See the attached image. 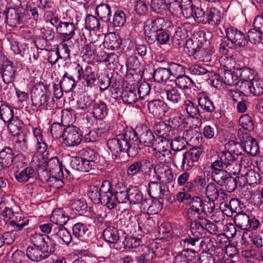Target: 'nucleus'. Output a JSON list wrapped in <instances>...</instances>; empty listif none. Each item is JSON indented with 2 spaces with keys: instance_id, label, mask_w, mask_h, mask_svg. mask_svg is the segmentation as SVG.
Masks as SVG:
<instances>
[{
  "instance_id": "bf43d9fd",
  "label": "nucleus",
  "mask_w": 263,
  "mask_h": 263,
  "mask_svg": "<svg viewBox=\"0 0 263 263\" xmlns=\"http://www.w3.org/2000/svg\"><path fill=\"white\" fill-rule=\"evenodd\" d=\"M167 99L172 103L177 104L181 100V95L176 88L165 90Z\"/></svg>"
},
{
  "instance_id": "ddd939ff",
  "label": "nucleus",
  "mask_w": 263,
  "mask_h": 263,
  "mask_svg": "<svg viewBox=\"0 0 263 263\" xmlns=\"http://www.w3.org/2000/svg\"><path fill=\"white\" fill-rule=\"evenodd\" d=\"M226 167L234 175L240 173V165L236 157L228 151L222 152L219 156Z\"/></svg>"
},
{
  "instance_id": "ea45409f",
  "label": "nucleus",
  "mask_w": 263,
  "mask_h": 263,
  "mask_svg": "<svg viewBox=\"0 0 263 263\" xmlns=\"http://www.w3.org/2000/svg\"><path fill=\"white\" fill-rule=\"evenodd\" d=\"M171 77L168 67H159L155 69L153 73L154 80L158 83L166 82Z\"/></svg>"
},
{
  "instance_id": "2eb2a0df",
  "label": "nucleus",
  "mask_w": 263,
  "mask_h": 263,
  "mask_svg": "<svg viewBox=\"0 0 263 263\" xmlns=\"http://www.w3.org/2000/svg\"><path fill=\"white\" fill-rule=\"evenodd\" d=\"M137 222L139 229L144 234L149 233L155 227V222L148 213H142L139 214Z\"/></svg>"
},
{
  "instance_id": "5701e85b",
  "label": "nucleus",
  "mask_w": 263,
  "mask_h": 263,
  "mask_svg": "<svg viewBox=\"0 0 263 263\" xmlns=\"http://www.w3.org/2000/svg\"><path fill=\"white\" fill-rule=\"evenodd\" d=\"M37 173L35 170L31 166H28L21 172L15 173L16 180L20 183H25L30 180L36 178Z\"/></svg>"
},
{
  "instance_id": "09e8293b",
  "label": "nucleus",
  "mask_w": 263,
  "mask_h": 263,
  "mask_svg": "<svg viewBox=\"0 0 263 263\" xmlns=\"http://www.w3.org/2000/svg\"><path fill=\"white\" fill-rule=\"evenodd\" d=\"M101 197L100 203L105 205L108 209L111 210L116 206L115 192L113 191L109 194L101 196Z\"/></svg>"
},
{
  "instance_id": "7ed1b4c3",
  "label": "nucleus",
  "mask_w": 263,
  "mask_h": 263,
  "mask_svg": "<svg viewBox=\"0 0 263 263\" xmlns=\"http://www.w3.org/2000/svg\"><path fill=\"white\" fill-rule=\"evenodd\" d=\"M190 174L185 172L178 178V184L179 186H184V191L198 192L205 189L206 182L203 176L197 175L193 179H190Z\"/></svg>"
},
{
  "instance_id": "37998d69",
  "label": "nucleus",
  "mask_w": 263,
  "mask_h": 263,
  "mask_svg": "<svg viewBox=\"0 0 263 263\" xmlns=\"http://www.w3.org/2000/svg\"><path fill=\"white\" fill-rule=\"evenodd\" d=\"M53 236L55 238L61 239L66 245H69L72 241V236L65 227L54 228Z\"/></svg>"
},
{
  "instance_id": "58836bf2",
  "label": "nucleus",
  "mask_w": 263,
  "mask_h": 263,
  "mask_svg": "<svg viewBox=\"0 0 263 263\" xmlns=\"http://www.w3.org/2000/svg\"><path fill=\"white\" fill-rule=\"evenodd\" d=\"M148 194L155 199H161L164 196V190L162 189L161 185L158 182H151L148 186Z\"/></svg>"
},
{
  "instance_id": "603ef678",
  "label": "nucleus",
  "mask_w": 263,
  "mask_h": 263,
  "mask_svg": "<svg viewBox=\"0 0 263 263\" xmlns=\"http://www.w3.org/2000/svg\"><path fill=\"white\" fill-rule=\"evenodd\" d=\"M164 22V20L162 17L148 19L145 23L144 27L150 29L149 30L158 32V31L162 29L161 24Z\"/></svg>"
},
{
  "instance_id": "c756f323",
  "label": "nucleus",
  "mask_w": 263,
  "mask_h": 263,
  "mask_svg": "<svg viewBox=\"0 0 263 263\" xmlns=\"http://www.w3.org/2000/svg\"><path fill=\"white\" fill-rule=\"evenodd\" d=\"M198 105L204 112L210 114L211 115L214 112L215 106L213 102L209 97L205 95H200L197 96Z\"/></svg>"
},
{
  "instance_id": "412c9836",
  "label": "nucleus",
  "mask_w": 263,
  "mask_h": 263,
  "mask_svg": "<svg viewBox=\"0 0 263 263\" xmlns=\"http://www.w3.org/2000/svg\"><path fill=\"white\" fill-rule=\"evenodd\" d=\"M14 154L10 147H5L0 151V166L3 169L9 167L13 163Z\"/></svg>"
},
{
  "instance_id": "13d9d810",
  "label": "nucleus",
  "mask_w": 263,
  "mask_h": 263,
  "mask_svg": "<svg viewBox=\"0 0 263 263\" xmlns=\"http://www.w3.org/2000/svg\"><path fill=\"white\" fill-rule=\"evenodd\" d=\"M180 6L182 10V15L186 18L191 17L195 7L192 0H180Z\"/></svg>"
},
{
  "instance_id": "4468645a",
  "label": "nucleus",
  "mask_w": 263,
  "mask_h": 263,
  "mask_svg": "<svg viewBox=\"0 0 263 263\" xmlns=\"http://www.w3.org/2000/svg\"><path fill=\"white\" fill-rule=\"evenodd\" d=\"M47 88V86L43 82H40L33 87L31 92V98L34 106L40 107L47 102V96L43 90V88L46 89Z\"/></svg>"
},
{
  "instance_id": "a19ab883",
  "label": "nucleus",
  "mask_w": 263,
  "mask_h": 263,
  "mask_svg": "<svg viewBox=\"0 0 263 263\" xmlns=\"http://www.w3.org/2000/svg\"><path fill=\"white\" fill-rule=\"evenodd\" d=\"M175 82L176 86L182 90L190 89L194 84V82L192 79L185 75L184 73L177 77L175 79Z\"/></svg>"
},
{
  "instance_id": "a211bd4d",
  "label": "nucleus",
  "mask_w": 263,
  "mask_h": 263,
  "mask_svg": "<svg viewBox=\"0 0 263 263\" xmlns=\"http://www.w3.org/2000/svg\"><path fill=\"white\" fill-rule=\"evenodd\" d=\"M207 222V219L202 216H199L194 220L190 222V228L192 235L198 236L202 238L205 233V227Z\"/></svg>"
},
{
  "instance_id": "6ab92c4d",
  "label": "nucleus",
  "mask_w": 263,
  "mask_h": 263,
  "mask_svg": "<svg viewBox=\"0 0 263 263\" xmlns=\"http://www.w3.org/2000/svg\"><path fill=\"white\" fill-rule=\"evenodd\" d=\"M0 71L4 83L9 84L13 81L16 68L12 62L9 61L4 62L0 67Z\"/></svg>"
},
{
  "instance_id": "4d7b16f0",
  "label": "nucleus",
  "mask_w": 263,
  "mask_h": 263,
  "mask_svg": "<svg viewBox=\"0 0 263 263\" xmlns=\"http://www.w3.org/2000/svg\"><path fill=\"white\" fill-rule=\"evenodd\" d=\"M85 25V28L89 30H97L100 28L99 20L91 14L86 16Z\"/></svg>"
},
{
  "instance_id": "6e6d98bb",
  "label": "nucleus",
  "mask_w": 263,
  "mask_h": 263,
  "mask_svg": "<svg viewBox=\"0 0 263 263\" xmlns=\"http://www.w3.org/2000/svg\"><path fill=\"white\" fill-rule=\"evenodd\" d=\"M68 73L65 72L63 76L62 80L60 82L62 88L65 92L71 91L76 86L75 80L72 77H68Z\"/></svg>"
},
{
  "instance_id": "9b49d317",
  "label": "nucleus",
  "mask_w": 263,
  "mask_h": 263,
  "mask_svg": "<svg viewBox=\"0 0 263 263\" xmlns=\"http://www.w3.org/2000/svg\"><path fill=\"white\" fill-rule=\"evenodd\" d=\"M201 32L194 33L191 38L185 41L183 46L185 52L194 58L198 53L199 50L202 48L205 42L204 37L201 36Z\"/></svg>"
},
{
  "instance_id": "2f4dec72",
  "label": "nucleus",
  "mask_w": 263,
  "mask_h": 263,
  "mask_svg": "<svg viewBox=\"0 0 263 263\" xmlns=\"http://www.w3.org/2000/svg\"><path fill=\"white\" fill-rule=\"evenodd\" d=\"M108 109L105 102L101 101L95 102L93 104V117L98 120H102L107 115Z\"/></svg>"
},
{
  "instance_id": "393cba45",
  "label": "nucleus",
  "mask_w": 263,
  "mask_h": 263,
  "mask_svg": "<svg viewBox=\"0 0 263 263\" xmlns=\"http://www.w3.org/2000/svg\"><path fill=\"white\" fill-rule=\"evenodd\" d=\"M13 116V110L10 107L7 105H1V119L5 122L9 123L11 127L13 126H16L17 129L20 130L21 129V127L17 126V123H20V121L18 120H13L12 119Z\"/></svg>"
},
{
  "instance_id": "4be33fe9",
  "label": "nucleus",
  "mask_w": 263,
  "mask_h": 263,
  "mask_svg": "<svg viewBox=\"0 0 263 263\" xmlns=\"http://www.w3.org/2000/svg\"><path fill=\"white\" fill-rule=\"evenodd\" d=\"M188 36L187 31L185 27L181 25L178 26L172 38L173 46L176 48H180L184 46L185 39Z\"/></svg>"
},
{
  "instance_id": "dca6fc26",
  "label": "nucleus",
  "mask_w": 263,
  "mask_h": 263,
  "mask_svg": "<svg viewBox=\"0 0 263 263\" xmlns=\"http://www.w3.org/2000/svg\"><path fill=\"white\" fill-rule=\"evenodd\" d=\"M77 69L79 74L78 78L79 80L81 78L84 79L86 82L87 85L90 87L95 85V83L98 77L90 66H86L85 70H83L82 67L78 64Z\"/></svg>"
},
{
  "instance_id": "9d476101",
  "label": "nucleus",
  "mask_w": 263,
  "mask_h": 263,
  "mask_svg": "<svg viewBox=\"0 0 263 263\" xmlns=\"http://www.w3.org/2000/svg\"><path fill=\"white\" fill-rule=\"evenodd\" d=\"M153 167V164L147 160L142 159L136 161L127 167L126 174L130 177L139 174H147L151 172Z\"/></svg>"
},
{
  "instance_id": "f3484780",
  "label": "nucleus",
  "mask_w": 263,
  "mask_h": 263,
  "mask_svg": "<svg viewBox=\"0 0 263 263\" xmlns=\"http://www.w3.org/2000/svg\"><path fill=\"white\" fill-rule=\"evenodd\" d=\"M166 104L160 99L149 101L147 107L150 114L157 117H162L166 111Z\"/></svg>"
},
{
  "instance_id": "f03ea898",
  "label": "nucleus",
  "mask_w": 263,
  "mask_h": 263,
  "mask_svg": "<svg viewBox=\"0 0 263 263\" xmlns=\"http://www.w3.org/2000/svg\"><path fill=\"white\" fill-rule=\"evenodd\" d=\"M103 235L104 239L110 243H120L124 248H136L140 245V241L136 238L123 236L121 238L117 229L114 227H107L104 229Z\"/></svg>"
},
{
  "instance_id": "6e6552de",
  "label": "nucleus",
  "mask_w": 263,
  "mask_h": 263,
  "mask_svg": "<svg viewBox=\"0 0 263 263\" xmlns=\"http://www.w3.org/2000/svg\"><path fill=\"white\" fill-rule=\"evenodd\" d=\"M63 141L67 146L79 145L83 138V133L78 127L69 125L66 127L63 133Z\"/></svg>"
},
{
  "instance_id": "de8ad7c7",
  "label": "nucleus",
  "mask_w": 263,
  "mask_h": 263,
  "mask_svg": "<svg viewBox=\"0 0 263 263\" xmlns=\"http://www.w3.org/2000/svg\"><path fill=\"white\" fill-rule=\"evenodd\" d=\"M195 59H198L201 61L208 62L212 60V56L214 53V49L211 46L201 48L199 50Z\"/></svg>"
},
{
  "instance_id": "7c9ffc66",
  "label": "nucleus",
  "mask_w": 263,
  "mask_h": 263,
  "mask_svg": "<svg viewBox=\"0 0 263 263\" xmlns=\"http://www.w3.org/2000/svg\"><path fill=\"white\" fill-rule=\"evenodd\" d=\"M96 11L102 22L107 24H111L110 22L111 9L108 4H102L98 5L96 8Z\"/></svg>"
},
{
  "instance_id": "473e14b6",
  "label": "nucleus",
  "mask_w": 263,
  "mask_h": 263,
  "mask_svg": "<svg viewBox=\"0 0 263 263\" xmlns=\"http://www.w3.org/2000/svg\"><path fill=\"white\" fill-rule=\"evenodd\" d=\"M206 16V24L208 23L211 25H218L221 20L220 11L215 8H205Z\"/></svg>"
},
{
  "instance_id": "1a4fd4ad",
  "label": "nucleus",
  "mask_w": 263,
  "mask_h": 263,
  "mask_svg": "<svg viewBox=\"0 0 263 263\" xmlns=\"http://www.w3.org/2000/svg\"><path fill=\"white\" fill-rule=\"evenodd\" d=\"M232 175L233 174L231 172H220L214 177L213 181L221 186L224 187L228 192L231 193L236 190L238 184L237 179H239V177H233Z\"/></svg>"
},
{
  "instance_id": "0eeeda50",
  "label": "nucleus",
  "mask_w": 263,
  "mask_h": 263,
  "mask_svg": "<svg viewBox=\"0 0 263 263\" xmlns=\"http://www.w3.org/2000/svg\"><path fill=\"white\" fill-rule=\"evenodd\" d=\"M26 12L22 8L8 9L6 15L7 24L12 27H17L25 24L28 18Z\"/></svg>"
},
{
  "instance_id": "4c0bfd02",
  "label": "nucleus",
  "mask_w": 263,
  "mask_h": 263,
  "mask_svg": "<svg viewBox=\"0 0 263 263\" xmlns=\"http://www.w3.org/2000/svg\"><path fill=\"white\" fill-rule=\"evenodd\" d=\"M183 106L189 116L193 118L202 117L203 112L200 111L198 104L197 105L192 101L186 100L184 101Z\"/></svg>"
},
{
  "instance_id": "c85d7f7f",
  "label": "nucleus",
  "mask_w": 263,
  "mask_h": 263,
  "mask_svg": "<svg viewBox=\"0 0 263 263\" xmlns=\"http://www.w3.org/2000/svg\"><path fill=\"white\" fill-rule=\"evenodd\" d=\"M121 98L126 104H131L136 102L138 98L135 87L131 85H126L122 92Z\"/></svg>"
},
{
  "instance_id": "20e7f679",
  "label": "nucleus",
  "mask_w": 263,
  "mask_h": 263,
  "mask_svg": "<svg viewBox=\"0 0 263 263\" xmlns=\"http://www.w3.org/2000/svg\"><path fill=\"white\" fill-rule=\"evenodd\" d=\"M234 222L238 228L249 231L257 229L260 223L257 219L241 212H237L234 216Z\"/></svg>"
},
{
  "instance_id": "aec40b11",
  "label": "nucleus",
  "mask_w": 263,
  "mask_h": 263,
  "mask_svg": "<svg viewBox=\"0 0 263 263\" xmlns=\"http://www.w3.org/2000/svg\"><path fill=\"white\" fill-rule=\"evenodd\" d=\"M75 29V25L72 22H60V24L57 27V32L65 41H68L74 35Z\"/></svg>"
},
{
  "instance_id": "774afa93",
  "label": "nucleus",
  "mask_w": 263,
  "mask_h": 263,
  "mask_svg": "<svg viewBox=\"0 0 263 263\" xmlns=\"http://www.w3.org/2000/svg\"><path fill=\"white\" fill-rule=\"evenodd\" d=\"M253 96H259L263 94V80L254 78L252 81Z\"/></svg>"
},
{
  "instance_id": "5fc2aeb1",
  "label": "nucleus",
  "mask_w": 263,
  "mask_h": 263,
  "mask_svg": "<svg viewBox=\"0 0 263 263\" xmlns=\"http://www.w3.org/2000/svg\"><path fill=\"white\" fill-rule=\"evenodd\" d=\"M203 200L199 196H194L190 201V209L199 215L202 214Z\"/></svg>"
},
{
  "instance_id": "c03bdc74",
  "label": "nucleus",
  "mask_w": 263,
  "mask_h": 263,
  "mask_svg": "<svg viewBox=\"0 0 263 263\" xmlns=\"http://www.w3.org/2000/svg\"><path fill=\"white\" fill-rule=\"evenodd\" d=\"M39 240H41L42 243L39 246L40 249H42L43 253L45 254L46 256L47 257L50 254L53 253L54 252L55 242L51 241L50 242V246H48V242L45 240V238L42 235L36 234L35 237Z\"/></svg>"
},
{
  "instance_id": "052dcab7",
  "label": "nucleus",
  "mask_w": 263,
  "mask_h": 263,
  "mask_svg": "<svg viewBox=\"0 0 263 263\" xmlns=\"http://www.w3.org/2000/svg\"><path fill=\"white\" fill-rule=\"evenodd\" d=\"M143 199L142 193L135 188L128 189V201L130 204H139Z\"/></svg>"
},
{
  "instance_id": "f704fd0d",
  "label": "nucleus",
  "mask_w": 263,
  "mask_h": 263,
  "mask_svg": "<svg viewBox=\"0 0 263 263\" xmlns=\"http://www.w3.org/2000/svg\"><path fill=\"white\" fill-rule=\"evenodd\" d=\"M201 239L198 236H195V235L189 236L187 237L182 240L181 245L184 247H186L182 250V252H190L193 254L196 253V251L192 248L196 247Z\"/></svg>"
},
{
  "instance_id": "e2e57ef3",
  "label": "nucleus",
  "mask_w": 263,
  "mask_h": 263,
  "mask_svg": "<svg viewBox=\"0 0 263 263\" xmlns=\"http://www.w3.org/2000/svg\"><path fill=\"white\" fill-rule=\"evenodd\" d=\"M65 128V125L61 124L59 123H53L50 128V133L52 136L55 139L60 138V137L63 138V133Z\"/></svg>"
},
{
  "instance_id": "0e129e2a",
  "label": "nucleus",
  "mask_w": 263,
  "mask_h": 263,
  "mask_svg": "<svg viewBox=\"0 0 263 263\" xmlns=\"http://www.w3.org/2000/svg\"><path fill=\"white\" fill-rule=\"evenodd\" d=\"M56 51L60 59L65 61L70 58V50L68 46L64 42H62L57 46Z\"/></svg>"
},
{
  "instance_id": "f257e3e1",
  "label": "nucleus",
  "mask_w": 263,
  "mask_h": 263,
  "mask_svg": "<svg viewBox=\"0 0 263 263\" xmlns=\"http://www.w3.org/2000/svg\"><path fill=\"white\" fill-rule=\"evenodd\" d=\"M139 136L133 129L127 130L107 141L108 149L113 155L117 156L121 153H126L129 157H135L140 149V144L144 146L154 147L157 145L158 138H155L152 131L146 125L141 127Z\"/></svg>"
},
{
  "instance_id": "423d86ee",
  "label": "nucleus",
  "mask_w": 263,
  "mask_h": 263,
  "mask_svg": "<svg viewBox=\"0 0 263 263\" xmlns=\"http://www.w3.org/2000/svg\"><path fill=\"white\" fill-rule=\"evenodd\" d=\"M226 33L228 40L230 42L231 49H238L247 46L246 35L238 29L230 27L226 29Z\"/></svg>"
},
{
  "instance_id": "8fccbe9b",
  "label": "nucleus",
  "mask_w": 263,
  "mask_h": 263,
  "mask_svg": "<svg viewBox=\"0 0 263 263\" xmlns=\"http://www.w3.org/2000/svg\"><path fill=\"white\" fill-rule=\"evenodd\" d=\"M167 3L166 0H152L151 8L156 13L163 14L167 10Z\"/></svg>"
},
{
  "instance_id": "a18cd8bd",
  "label": "nucleus",
  "mask_w": 263,
  "mask_h": 263,
  "mask_svg": "<svg viewBox=\"0 0 263 263\" xmlns=\"http://www.w3.org/2000/svg\"><path fill=\"white\" fill-rule=\"evenodd\" d=\"M79 153L85 160L90 162L92 166L94 165V163L97 160L99 155L93 149L89 147L83 148Z\"/></svg>"
},
{
  "instance_id": "49530a36",
  "label": "nucleus",
  "mask_w": 263,
  "mask_h": 263,
  "mask_svg": "<svg viewBox=\"0 0 263 263\" xmlns=\"http://www.w3.org/2000/svg\"><path fill=\"white\" fill-rule=\"evenodd\" d=\"M206 8H203L200 5L199 7H194L193 10L191 17H193L195 22L198 23L206 24Z\"/></svg>"
},
{
  "instance_id": "79ce46f5",
  "label": "nucleus",
  "mask_w": 263,
  "mask_h": 263,
  "mask_svg": "<svg viewBox=\"0 0 263 263\" xmlns=\"http://www.w3.org/2000/svg\"><path fill=\"white\" fill-rule=\"evenodd\" d=\"M224 84L228 86L238 85L239 83L238 76L236 75V69L234 71L226 68L222 69Z\"/></svg>"
},
{
  "instance_id": "338daca9",
  "label": "nucleus",
  "mask_w": 263,
  "mask_h": 263,
  "mask_svg": "<svg viewBox=\"0 0 263 263\" xmlns=\"http://www.w3.org/2000/svg\"><path fill=\"white\" fill-rule=\"evenodd\" d=\"M126 22V15L121 10H117L113 16L112 22L115 27H122Z\"/></svg>"
},
{
  "instance_id": "cd10ccee",
  "label": "nucleus",
  "mask_w": 263,
  "mask_h": 263,
  "mask_svg": "<svg viewBox=\"0 0 263 263\" xmlns=\"http://www.w3.org/2000/svg\"><path fill=\"white\" fill-rule=\"evenodd\" d=\"M154 172L156 174L163 175V177L159 175L157 177L159 180L163 177L166 183H171L174 180V176L172 170L164 164H157L154 168Z\"/></svg>"
},
{
  "instance_id": "a878e982",
  "label": "nucleus",
  "mask_w": 263,
  "mask_h": 263,
  "mask_svg": "<svg viewBox=\"0 0 263 263\" xmlns=\"http://www.w3.org/2000/svg\"><path fill=\"white\" fill-rule=\"evenodd\" d=\"M172 128L163 121L156 122L154 125L156 135L163 138H170L174 134Z\"/></svg>"
},
{
  "instance_id": "864d4df0",
  "label": "nucleus",
  "mask_w": 263,
  "mask_h": 263,
  "mask_svg": "<svg viewBox=\"0 0 263 263\" xmlns=\"http://www.w3.org/2000/svg\"><path fill=\"white\" fill-rule=\"evenodd\" d=\"M167 65L171 77L176 78L177 77H179L185 73L184 67L180 64L170 62L168 63Z\"/></svg>"
},
{
  "instance_id": "39448f33",
  "label": "nucleus",
  "mask_w": 263,
  "mask_h": 263,
  "mask_svg": "<svg viewBox=\"0 0 263 263\" xmlns=\"http://www.w3.org/2000/svg\"><path fill=\"white\" fill-rule=\"evenodd\" d=\"M202 152L201 147H194L184 153L181 165L182 170L187 171L197 166Z\"/></svg>"
},
{
  "instance_id": "bb28decb",
  "label": "nucleus",
  "mask_w": 263,
  "mask_h": 263,
  "mask_svg": "<svg viewBox=\"0 0 263 263\" xmlns=\"http://www.w3.org/2000/svg\"><path fill=\"white\" fill-rule=\"evenodd\" d=\"M26 256L31 261L39 262L47 258L42 249L35 245L28 246L26 250Z\"/></svg>"
},
{
  "instance_id": "69168bd1",
  "label": "nucleus",
  "mask_w": 263,
  "mask_h": 263,
  "mask_svg": "<svg viewBox=\"0 0 263 263\" xmlns=\"http://www.w3.org/2000/svg\"><path fill=\"white\" fill-rule=\"evenodd\" d=\"M239 123L243 129L248 131H252L254 128L253 121L247 114L243 115L240 118Z\"/></svg>"
},
{
  "instance_id": "680f3d73",
  "label": "nucleus",
  "mask_w": 263,
  "mask_h": 263,
  "mask_svg": "<svg viewBox=\"0 0 263 263\" xmlns=\"http://www.w3.org/2000/svg\"><path fill=\"white\" fill-rule=\"evenodd\" d=\"M205 194L207 198L214 200L218 199L220 195L219 191L217 189L214 183H210L205 186Z\"/></svg>"
},
{
  "instance_id": "e433bc0d",
  "label": "nucleus",
  "mask_w": 263,
  "mask_h": 263,
  "mask_svg": "<svg viewBox=\"0 0 263 263\" xmlns=\"http://www.w3.org/2000/svg\"><path fill=\"white\" fill-rule=\"evenodd\" d=\"M236 69L239 82L252 81L255 78L254 71L249 67H238Z\"/></svg>"
},
{
  "instance_id": "b1692460",
  "label": "nucleus",
  "mask_w": 263,
  "mask_h": 263,
  "mask_svg": "<svg viewBox=\"0 0 263 263\" xmlns=\"http://www.w3.org/2000/svg\"><path fill=\"white\" fill-rule=\"evenodd\" d=\"M70 165L72 169L83 172H89L92 167L90 162L81 156L72 157Z\"/></svg>"
},
{
  "instance_id": "f8f14e48",
  "label": "nucleus",
  "mask_w": 263,
  "mask_h": 263,
  "mask_svg": "<svg viewBox=\"0 0 263 263\" xmlns=\"http://www.w3.org/2000/svg\"><path fill=\"white\" fill-rule=\"evenodd\" d=\"M238 134L240 140L242 141L245 152L252 156L258 155L259 147L257 140L247 133L240 134V132H238Z\"/></svg>"
},
{
  "instance_id": "c9c22d12",
  "label": "nucleus",
  "mask_w": 263,
  "mask_h": 263,
  "mask_svg": "<svg viewBox=\"0 0 263 263\" xmlns=\"http://www.w3.org/2000/svg\"><path fill=\"white\" fill-rule=\"evenodd\" d=\"M104 43L107 45L108 48L114 50L120 47L122 44V40L119 35L114 32H110L105 36Z\"/></svg>"
},
{
  "instance_id": "3c124183",
  "label": "nucleus",
  "mask_w": 263,
  "mask_h": 263,
  "mask_svg": "<svg viewBox=\"0 0 263 263\" xmlns=\"http://www.w3.org/2000/svg\"><path fill=\"white\" fill-rule=\"evenodd\" d=\"M88 229L85 224L78 222L72 227L73 235L77 238H84L88 236Z\"/></svg>"
},
{
  "instance_id": "72a5a7b5",
  "label": "nucleus",
  "mask_w": 263,
  "mask_h": 263,
  "mask_svg": "<svg viewBox=\"0 0 263 263\" xmlns=\"http://www.w3.org/2000/svg\"><path fill=\"white\" fill-rule=\"evenodd\" d=\"M68 220V216L66 215L62 209L53 211L51 217V221L58 227H64V226Z\"/></svg>"
}]
</instances>
